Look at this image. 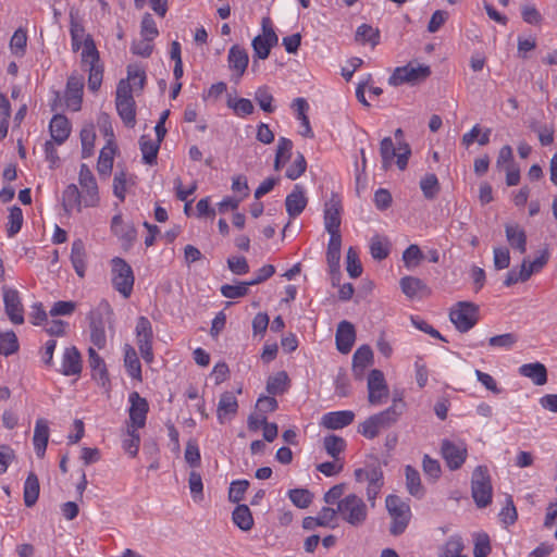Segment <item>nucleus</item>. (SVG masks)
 <instances>
[{"mask_svg": "<svg viewBox=\"0 0 557 557\" xmlns=\"http://www.w3.org/2000/svg\"><path fill=\"white\" fill-rule=\"evenodd\" d=\"M72 50L77 52L82 49L81 63L85 71H88V88L91 91L99 90L103 78V66L100 64L99 51L90 35L86 37H71Z\"/></svg>", "mask_w": 557, "mask_h": 557, "instance_id": "obj_1", "label": "nucleus"}, {"mask_svg": "<svg viewBox=\"0 0 557 557\" xmlns=\"http://www.w3.org/2000/svg\"><path fill=\"white\" fill-rule=\"evenodd\" d=\"M404 407V403L399 401V404H397V401L394 400L391 407L379 413L370 416L367 420L360 423L358 432L366 438L373 440L382 431L389 429L399 420L403 414Z\"/></svg>", "mask_w": 557, "mask_h": 557, "instance_id": "obj_2", "label": "nucleus"}, {"mask_svg": "<svg viewBox=\"0 0 557 557\" xmlns=\"http://www.w3.org/2000/svg\"><path fill=\"white\" fill-rule=\"evenodd\" d=\"M358 483H366V495L371 507L375 506L376 498L384 485V473L379 462L367 463L354 472Z\"/></svg>", "mask_w": 557, "mask_h": 557, "instance_id": "obj_3", "label": "nucleus"}, {"mask_svg": "<svg viewBox=\"0 0 557 557\" xmlns=\"http://www.w3.org/2000/svg\"><path fill=\"white\" fill-rule=\"evenodd\" d=\"M339 518L351 527H361L368 519V507L364 500L351 493L338 502Z\"/></svg>", "mask_w": 557, "mask_h": 557, "instance_id": "obj_4", "label": "nucleus"}, {"mask_svg": "<svg viewBox=\"0 0 557 557\" xmlns=\"http://www.w3.org/2000/svg\"><path fill=\"white\" fill-rule=\"evenodd\" d=\"M471 495L479 508H485L492 503L493 486L486 466L474 468L471 476Z\"/></svg>", "mask_w": 557, "mask_h": 557, "instance_id": "obj_5", "label": "nucleus"}, {"mask_svg": "<svg viewBox=\"0 0 557 557\" xmlns=\"http://www.w3.org/2000/svg\"><path fill=\"white\" fill-rule=\"evenodd\" d=\"M112 314V308L107 300H101L89 313L90 342L98 349H103L107 345L104 317L109 318Z\"/></svg>", "mask_w": 557, "mask_h": 557, "instance_id": "obj_6", "label": "nucleus"}, {"mask_svg": "<svg viewBox=\"0 0 557 557\" xmlns=\"http://www.w3.org/2000/svg\"><path fill=\"white\" fill-rule=\"evenodd\" d=\"M386 509L392 517L391 534L397 536L405 532L410 521V507L397 495H388L385 499Z\"/></svg>", "mask_w": 557, "mask_h": 557, "instance_id": "obj_7", "label": "nucleus"}, {"mask_svg": "<svg viewBox=\"0 0 557 557\" xmlns=\"http://www.w3.org/2000/svg\"><path fill=\"white\" fill-rule=\"evenodd\" d=\"M430 75L431 69L429 65L409 62L394 70L388 78V84L395 87L404 84L414 85L425 81Z\"/></svg>", "mask_w": 557, "mask_h": 557, "instance_id": "obj_8", "label": "nucleus"}, {"mask_svg": "<svg viewBox=\"0 0 557 557\" xmlns=\"http://www.w3.org/2000/svg\"><path fill=\"white\" fill-rule=\"evenodd\" d=\"M112 285L124 297L128 298L134 287V273L131 265L122 258L112 259Z\"/></svg>", "mask_w": 557, "mask_h": 557, "instance_id": "obj_9", "label": "nucleus"}, {"mask_svg": "<svg viewBox=\"0 0 557 557\" xmlns=\"http://www.w3.org/2000/svg\"><path fill=\"white\" fill-rule=\"evenodd\" d=\"M449 318L459 332H468L479 321V307L473 302L459 301L451 309Z\"/></svg>", "mask_w": 557, "mask_h": 557, "instance_id": "obj_10", "label": "nucleus"}, {"mask_svg": "<svg viewBox=\"0 0 557 557\" xmlns=\"http://www.w3.org/2000/svg\"><path fill=\"white\" fill-rule=\"evenodd\" d=\"M262 35H258L252 39L251 46L255 57L265 60L271 51V48L277 45L278 36L273 29L270 17L265 16L261 22Z\"/></svg>", "mask_w": 557, "mask_h": 557, "instance_id": "obj_11", "label": "nucleus"}, {"mask_svg": "<svg viewBox=\"0 0 557 557\" xmlns=\"http://www.w3.org/2000/svg\"><path fill=\"white\" fill-rule=\"evenodd\" d=\"M136 339L137 346L140 351V355L146 363H151L153 361V351H152V326L148 318L141 315L137 319L136 327Z\"/></svg>", "mask_w": 557, "mask_h": 557, "instance_id": "obj_12", "label": "nucleus"}, {"mask_svg": "<svg viewBox=\"0 0 557 557\" xmlns=\"http://www.w3.org/2000/svg\"><path fill=\"white\" fill-rule=\"evenodd\" d=\"M441 454L446 461L447 467L450 470H458L465 463L468 449L467 445L459 441L453 442L449 440H443L441 444Z\"/></svg>", "mask_w": 557, "mask_h": 557, "instance_id": "obj_13", "label": "nucleus"}, {"mask_svg": "<svg viewBox=\"0 0 557 557\" xmlns=\"http://www.w3.org/2000/svg\"><path fill=\"white\" fill-rule=\"evenodd\" d=\"M3 304L4 310L9 318V320L13 324H23L24 323V308L20 297V293L12 287L3 286Z\"/></svg>", "mask_w": 557, "mask_h": 557, "instance_id": "obj_14", "label": "nucleus"}, {"mask_svg": "<svg viewBox=\"0 0 557 557\" xmlns=\"http://www.w3.org/2000/svg\"><path fill=\"white\" fill-rule=\"evenodd\" d=\"M79 185L83 188V203L85 207H95L99 201L98 185L96 178L87 164L83 163L79 168Z\"/></svg>", "mask_w": 557, "mask_h": 557, "instance_id": "obj_15", "label": "nucleus"}, {"mask_svg": "<svg viewBox=\"0 0 557 557\" xmlns=\"http://www.w3.org/2000/svg\"><path fill=\"white\" fill-rule=\"evenodd\" d=\"M128 426L144 428L149 411V404L146 398L141 397L138 392H132L128 395Z\"/></svg>", "mask_w": 557, "mask_h": 557, "instance_id": "obj_16", "label": "nucleus"}, {"mask_svg": "<svg viewBox=\"0 0 557 557\" xmlns=\"http://www.w3.org/2000/svg\"><path fill=\"white\" fill-rule=\"evenodd\" d=\"M388 396V387L381 370L373 369L368 376V400L371 405H380Z\"/></svg>", "mask_w": 557, "mask_h": 557, "instance_id": "obj_17", "label": "nucleus"}, {"mask_svg": "<svg viewBox=\"0 0 557 557\" xmlns=\"http://www.w3.org/2000/svg\"><path fill=\"white\" fill-rule=\"evenodd\" d=\"M111 232L122 243L123 248L129 249L137 238L133 223L124 222L122 214H115L111 220Z\"/></svg>", "mask_w": 557, "mask_h": 557, "instance_id": "obj_18", "label": "nucleus"}, {"mask_svg": "<svg viewBox=\"0 0 557 557\" xmlns=\"http://www.w3.org/2000/svg\"><path fill=\"white\" fill-rule=\"evenodd\" d=\"M307 203L308 198L305 195V188L296 184L285 199V207L289 218L295 219L300 215Z\"/></svg>", "mask_w": 557, "mask_h": 557, "instance_id": "obj_19", "label": "nucleus"}, {"mask_svg": "<svg viewBox=\"0 0 557 557\" xmlns=\"http://www.w3.org/2000/svg\"><path fill=\"white\" fill-rule=\"evenodd\" d=\"M336 348L342 354H348L356 341V331L352 323L344 320L338 323L336 335Z\"/></svg>", "mask_w": 557, "mask_h": 557, "instance_id": "obj_20", "label": "nucleus"}, {"mask_svg": "<svg viewBox=\"0 0 557 557\" xmlns=\"http://www.w3.org/2000/svg\"><path fill=\"white\" fill-rule=\"evenodd\" d=\"M341 201L333 196L326 203L324 209V226L330 235L339 234L341 226Z\"/></svg>", "mask_w": 557, "mask_h": 557, "instance_id": "obj_21", "label": "nucleus"}, {"mask_svg": "<svg viewBox=\"0 0 557 557\" xmlns=\"http://www.w3.org/2000/svg\"><path fill=\"white\" fill-rule=\"evenodd\" d=\"M82 356L75 346L66 347L62 355L60 372L65 376L79 375L82 372Z\"/></svg>", "mask_w": 557, "mask_h": 557, "instance_id": "obj_22", "label": "nucleus"}, {"mask_svg": "<svg viewBox=\"0 0 557 557\" xmlns=\"http://www.w3.org/2000/svg\"><path fill=\"white\" fill-rule=\"evenodd\" d=\"M88 362L91 369L92 379L101 386H107L110 383L109 373L104 360L96 351L94 347L88 349Z\"/></svg>", "mask_w": 557, "mask_h": 557, "instance_id": "obj_23", "label": "nucleus"}, {"mask_svg": "<svg viewBox=\"0 0 557 557\" xmlns=\"http://www.w3.org/2000/svg\"><path fill=\"white\" fill-rule=\"evenodd\" d=\"M354 419L351 410L331 411L322 416L321 425L329 430H339L351 424Z\"/></svg>", "mask_w": 557, "mask_h": 557, "instance_id": "obj_24", "label": "nucleus"}, {"mask_svg": "<svg viewBox=\"0 0 557 557\" xmlns=\"http://www.w3.org/2000/svg\"><path fill=\"white\" fill-rule=\"evenodd\" d=\"M83 87L84 85L82 78L74 75L69 77L65 90V101L66 106L73 111L81 110Z\"/></svg>", "mask_w": 557, "mask_h": 557, "instance_id": "obj_25", "label": "nucleus"}, {"mask_svg": "<svg viewBox=\"0 0 557 557\" xmlns=\"http://www.w3.org/2000/svg\"><path fill=\"white\" fill-rule=\"evenodd\" d=\"M373 362V351L368 345L360 346L352 356V373L362 380L366 369Z\"/></svg>", "mask_w": 557, "mask_h": 557, "instance_id": "obj_26", "label": "nucleus"}, {"mask_svg": "<svg viewBox=\"0 0 557 557\" xmlns=\"http://www.w3.org/2000/svg\"><path fill=\"white\" fill-rule=\"evenodd\" d=\"M49 131L57 145H62L71 134V124L65 115L55 114L50 121Z\"/></svg>", "mask_w": 557, "mask_h": 557, "instance_id": "obj_27", "label": "nucleus"}, {"mask_svg": "<svg viewBox=\"0 0 557 557\" xmlns=\"http://www.w3.org/2000/svg\"><path fill=\"white\" fill-rule=\"evenodd\" d=\"M49 442V425L48 421L44 418L36 420L33 444L37 457L42 458L45 456L47 445Z\"/></svg>", "mask_w": 557, "mask_h": 557, "instance_id": "obj_28", "label": "nucleus"}, {"mask_svg": "<svg viewBox=\"0 0 557 557\" xmlns=\"http://www.w3.org/2000/svg\"><path fill=\"white\" fill-rule=\"evenodd\" d=\"M505 234L508 244L520 253L527 251V234L525 231L517 223H507L505 225Z\"/></svg>", "mask_w": 557, "mask_h": 557, "instance_id": "obj_29", "label": "nucleus"}, {"mask_svg": "<svg viewBox=\"0 0 557 557\" xmlns=\"http://www.w3.org/2000/svg\"><path fill=\"white\" fill-rule=\"evenodd\" d=\"M70 258L76 274L79 277H84L87 268V253L85 244L81 238H77L72 243Z\"/></svg>", "mask_w": 557, "mask_h": 557, "instance_id": "obj_30", "label": "nucleus"}, {"mask_svg": "<svg viewBox=\"0 0 557 557\" xmlns=\"http://www.w3.org/2000/svg\"><path fill=\"white\" fill-rule=\"evenodd\" d=\"M227 61L230 69L237 73V78H240L248 66L249 57L244 48L235 45L228 50Z\"/></svg>", "mask_w": 557, "mask_h": 557, "instance_id": "obj_31", "label": "nucleus"}, {"mask_svg": "<svg viewBox=\"0 0 557 557\" xmlns=\"http://www.w3.org/2000/svg\"><path fill=\"white\" fill-rule=\"evenodd\" d=\"M238 410V403L236 397L231 392H225L221 395L219 404H218V410H216V417L221 424L225 422V419L227 417H234L237 413Z\"/></svg>", "mask_w": 557, "mask_h": 557, "instance_id": "obj_32", "label": "nucleus"}, {"mask_svg": "<svg viewBox=\"0 0 557 557\" xmlns=\"http://www.w3.org/2000/svg\"><path fill=\"white\" fill-rule=\"evenodd\" d=\"M124 367L126 369L127 374L136 380L141 382V364L139 358L137 356L136 350L129 344L124 345Z\"/></svg>", "mask_w": 557, "mask_h": 557, "instance_id": "obj_33", "label": "nucleus"}, {"mask_svg": "<svg viewBox=\"0 0 557 557\" xmlns=\"http://www.w3.org/2000/svg\"><path fill=\"white\" fill-rule=\"evenodd\" d=\"M519 374L530 379L535 385H544L547 382L546 367L541 362L524 363L519 368Z\"/></svg>", "mask_w": 557, "mask_h": 557, "instance_id": "obj_34", "label": "nucleus"}, {"mask_svg": "<svg viewBox=\"0 0 557 557\" xmlns=\"http://www.w3.org/2000/svg\"><path fill=\"white\" fill-rule=\"evenodd\" d=\"M405 476H406V488L408 493L418 498L421 499L425 495V488L423 487L421 483V478L419 471L410 466L407 465L405 467Z\"/></svg>", "mask_w": 557, "mask_h": 557, "instance_id": "obj_35", "label": "nucleus"}, {"mask_svg": "<svg viewBox=\"0 0 557 557\" xmlns=\"http://www.w3.org/2000/svg\"><path fill=\"white\" fill-rule=\"evenodd\" d=\"M160 145L161 143L153 140L149 135H143L139 138V148L144 163L152 165L157 162Z\"/></svg>", "mask_w": 557, "mask_h": 557, "instance_id": "obj_36", "label": "nucleus"}, {"mask_svg": "<svg viewBox=\"0 0 557 557\" xmlns=\"http://www.w3.org/2000/svg\"><path fill=\"white\" fill-rule=\"evenodd\" d=\"M341 248H342L341 234L330 235V240H329L327 250H326V261H327L329 270H333L336 272L337 269H341V265H339Z\"/></svg>", "mask_w": 557, "mask_h": 557, "instance_id": "obj_37", "label": "nucleus"}, {"mask_svg": "<svg viewBox=\"0 0 557 557\" xmlns=\"http://www.w3.org/2000/svg\"><path fill=\"white\" fill-rule=\"evenodd\" d=\"M83 197L84 195L82 196L78 187L75 184H70L66 186L62 196L64 210L66 212H71L73 210L81 211Z\"/></svg>", "mask_w": 557, "mask_h": 557, "instance_id": "obj_38", "label": "nucleus"}, {"mask_svg": "<svg viewBox=\"0 0 557 557\" xmlns=\"http://www.w3.org/2000/svg\"><path fill=\"white\" fill-rule=\"evenodd\" d=\"M232 520L243 531H249L253 527L252 513L247 505L238 504L232 512Z\"/></svg>", "mask_w": 557, "mask_h": 557, "instance_id": "obj_39", "label": "nucleus"}, {"mask_svg": "<svg viewBox=\"0 0 557 557\" xmlns=\"http://www.w3.org/2000/svg\"><path fill=\"white\" fill-rule=\"evenodd\" d=\"M289 387V379L285 371H280L268 377L267 392L269 395H282Z\"/></svg>", "mask_w": 557, "mask_h": 557, "instance_id": "obj_40", "label": "nucleus"}, {"mask_svg": "<svg viewBox=\"0 0 557 557\" xmlns=\"http://www.w3.org/2000/svg\"><path fill=\"white\" fill-rule=\"evenodd\" d=\"M115 146L111 140L104 146L99 154L97 170L100 175H108L112 171Z\"/></svg>", "mask_w": 557, "mask_h": 557, "instance_id": "obj_41", "label": "nucleus"}, {"mask_svg": "<svg viewBox=\"0 0 557 557\" xmlns=\"http://www.w3.org/2000/svg\"><path fill=\"white\" fill-rule=\"evenodd\" d=\"M355 38L362 44H370L373 48L380 44V30L370 24H361L357 27Z\"/></svg>", "mask_w": 557, "mask_h": 557, "instance_id": "obj_42", "label": "nucleus"}, {"mask_svg": "<svg viewBox=\"0 0 557 557\" xmlns=\"http://www.w3.org/2000/svg\"><path fill=\"white\" fill-rule=\"evenodd\" d=\"M39 481L34 472H30L24 483V503L26 507L36 504L39 496Z\"/></svg>", "mask_w": 557, "mask_h": 557, "instance_id": "obj_43", "label": "nucleus"}, {"mask_svg": "<svg viewBox=\"0 0 557 557\" xmlns=\"http://www.w3.org/2000/svg\"><path fill=\"white\" fill-rule=\"evenodd\" d=\"M401 292L409 298H414L426 290V285L422 280L414 276H404L399 282Z\"/></svg>", "mask_w": 557, "mask_h": 557, "instance_id": "obj_44", "label": "nucleus"}, {"mask_svg": "<svg viewBox=\"0 0 557 557\" xmlns=\"http://www.w3.org/2000/svg\"><path fill=\"white\" fill-rule=\"evenodd\" d=\"M116 111L122 121L127 126H134L136 122V111L134 99L115 100Z\"/></svg>", "mask_w": 557, "mask_h": 557, "instance_id": "obj_45", "label": "nucleus"}, {"mask_svg": "<svg viewBox=\"0 0 557 557\" xmlns=\"http://www.w3.org/2000/svg\"><path fill=\"white\" fill-rule=\"evenodd\" d=\"M293 141L286 137H280L274 160V169L280 170L292 157Z\"/></svg>", "mask_w": 557, "mask_h": 557, "instance_id": "obj_46", "label": "nucleus"}, {"mask_svg": "<svg viewBox=\"0 0 557 557\" xmlns=\"http://www.w3.org/2000/svg\"><path fill=\"white\" fill-rule=\"evenodd\" d=\"M548 261V252L545 250L532 262L523 260L520 267L523 273L522 282L528 281L533 273L540 272Z\"/></svg>", "mask_w": 557, "mask_h": 557, "instance_id": "obj_47", "label": "nucleus"}, {"mask_svg": "<svg viewBox=\"0 0 557 557\" xmlns=\"http://www.w3.org/2000/svg\"><path fill=\"white\" fill-rule=\"evenodd\" d=\"M82 158L87 159L94 153L96 133L92 125H86L81 131Z\"/></svg>", "mask_w": 557, "mask_h": 557, "instance_id": "obj_48", "label": "nucleus"}, {"mask_svg": "<svg viewBox=\"0 0 557 557\" xmlns=\"http://www.w3.org/2000/svg\"><path fill=\"white\" fill-rule=\"evenodd\" d=\"M255 100L259 104L260 109L265 113H272L276 107L273 104L274 98L268 86H260L255 91Z\"/></svg>", "mask_w": 557, "mask_h": 557, "instance_id": "obj_49", "label": "nucleus"}, {"mask_svg": "<svg viewBox=\"0 0 557 557\" xmlns=\"http://www.w3.org/2000/svg\"><path fill=\"white\" fill-rule=\"evenodd\" d=\"M23 225V212L17 206L10 208V213L7 223L8 237L15 236L22 228Z\"/></svg>", "mask_w": 557, "mask_h": 557, "instance_id": "obj_50", "label": "nucleus"}, {"mask_svg": "<svg viewBox=\"0 0 557 557\" xmlns=\"http://www.w3.org/2000/svg\"><path fill=\"white\" fill-rule=\"evenodd\" d=\"M323 447L332 458L337 459L345 449L346 442L343 437L331 434L324 437Z\"/></svg>", "mask_w": 557, "mask_h": 557, "instance_id": "obj_51", "label": "nucleus"}, {"mask_svg": "<svg viewBox=\"0 0 557 557\" xmlns=\"http://www.w3.org/2000/svg\"><path fill=\"white\" fill-rule=\"evenodd\" d=\"M139 428L127 426L126 437L123 440V449L131 456L135 457L138 454L140 436L138 433Z\"/></svg>", "mask_w": 557, "mask_h": 557, "instance_id": "obj_52", "label": "nucleus"}, {"mask_svg": "<svg viewBox=\"0 0 557 557\" xmlns=\"http://www.w3.org/2000/svg\"><path fill=\"white\" fill-rule=\"evenodd\" d=\"M420 188L426 199H434L440 191L437 176L433 173L425 174L420 181Z\"/></svg>", "mask_w": 557, "mask_h": 557, "instance_id": "obj_53", "label": "nucleus"}, {"mask_svg": "<svg viewBox=\"0 0 557 557\" xmlns=\"http://www.w3.org/2000/svg\"><path fill=\"white\" fill-rule=\"evenodd\" d=\"M18 350V341L13 331L0 333V355L10 356Z\"/></svg>", "mask_w": 557, "mask_h": 557, "instance_id": "obj_54", "label": "nucleus"}, {"mask_svg": "<svg viewBox=\"0 0 557 557\" xmlns=\"http://www.w3.org/2000/svg\"><path fill=\"white\" fill-rule=\"evenodd\" d=\"M288 497L296 507L305 509L312 503L313 494L307 488H293L288 491Z\"/></svg>", "mask_w": 557, "mask_h": 557, "instance_id": "obj_55", "label": "nucleus"}, {"mask_svg": "<svg viewBox=\"0 0 557 557\" xmlns=\"http://www.w3.org/2000/svg\"><path fill=\"white\" fill-rule=\"evenodd\" d=\"M27 46V34L24 29L18 28L14 32L10 40L11 52L15 57H23Z\"/></svg>", "mask_w": 557, "mask_h": 557, "instance_id": "obj_56", "label": "nucleus"}, {"mask_svg": "<svg viewBox=\"0 0 557 557\" xmlns=\"http://www.w3.org/2000/svg\"><path fill=\"white\" fill-rule=\"evenodd\" d=\"M227 107L242 117L252 114L255 110L252 102L247 98L234 99L228 97Z\"/></svg>", "mask_w": 557, "mask_h": 557, "instance_id": "obj_57", "label": "nucleus"}, {"mask_svg": "<svg viewBox=\"0 0 557 557\" xmlns=\"http://www.w3.org/2000/svg\"><path fill=\"white\" fill-rule=\"evenodd\" d=\"M307 169V161L305 156L301 152H297L294 161L289 164L285 172V176L288 180L295 181L299 178Z\"/></svg>", "mask_w": 557, "mask_h": 557, "instance_id": "obj_58", "label": "nucleus"}, {"mask_svg": "<svg viewBox=\"0 0 557 557\" xmlns=\"http://www.w3.org/2000/svg\"><path fill=\"white\" fill-rule=\"evenodd\" d=\"M370 253L375 260H384L389 255V245L386 239H382L379 236H374L370 243Z\"/></svg>", "mask_w": 557, "mask_h": 557, "instance_id": "obj_59", "label": "nucleus"}, {"mask_svg": "<svg viewBox=\"0 0 557 557\" xmlns=\"http://www.w3.org/2000/svg\"><path fill=\"white\" fill-rule=\"evenodd\" d=\"M517 342L518 336L515 333H505L490 337L488 346L493 348L509 350L516 345Z\"/></svg>", "mask_w": 557, "mask_h": 557, "instance_id": "obj_60", "label": "nucleus"}, {"mask_svg": "<svg viewBox=\"0 0 557 557\" xmlns=\"http://www.w3.org/2000/svg\"><path fill=\"white\" fill-rule=\"evenodd\" d=\"M380 154L382 158L383 168H389L396 157V149L391 137H384L381 140Z\"/></svg>", "mask_w": 557, "mask_h": 557, "instance_id": "obj_61", "label": "nucleus"}, {"mask_svg": "<svg viewBox=\"0 0 557 557\" xmlns=\"http://www.w3.org/2000/svg\"><path fill=\"white\" fill-rule=\"evenodd\" d=\"M346 270L350 277L357 278L362 273V265L359 260L357 250L354 247H349L346 255Z\"/></svg>", "mask_w": 557, "mask_h": 557, "instance_id": "obj_62", "label": "nucleus"}, {"mask_svg": "<svg viewBox=\"0 0 557 557\" xmlns=\"http://www.w3.org/2000/svg\"><path fill=\"white\" fill-rule=\"evenodd\" d=\"M423 259V253L420 247L416 244H411L407 247V249L403 252V261L407 269H412L419 265L420 261Z\"/></svg>", "mask_w": 557, "mask_h": 557, "instance_id": "obj_63", "label": "nucleus"}, {"mask_svg": "<svg viewBox=\"0 0 557 557\" xmlns=\"http://www.w3.org/2000/svg\"><path fill=\"white\" fill-rule=\"evenodd\" d=\"M463 543L459 536H450L445 543L441 557H466L461 555Z\"/></svg>", "mask_w": 557, "mask_h": 557, "instance_id": "obj_64", "label": "nucleus"}]
</instances>
